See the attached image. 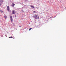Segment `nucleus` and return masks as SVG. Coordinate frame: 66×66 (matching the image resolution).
I'll return each mask as SVG.
<instances>
[{"label": "nucleus", "instance_id": "obj_1", "mask_svg": "<svg viewBox=\"0 0 66 66\" xmlns=\"http://www.w3.org/2000/svg\"><path fill=\"white\" fill-rule=\"evenodd\" d=\"M33 17L35 19H37L38 18L37 17V15L35 14L34 16H33Z\"/></svg>", "mask_w": 66, "mask_h": 66}, {"label": "nucleus", "instance_id": "obj_9", "mask_svg": "<svg viewBox=\"0 0 66 66\" xmlns=\"http://www.w3.org/2000/svg\"><path fill=\"white\" fill-rule=\"evenodd\" d=\"M4 18H5V19H6L7 18V16H4Z\"/></svg>", "mask_w": 66, "mask_h": 66}, {"label": "nucleus", "instance_id": "obj_6", "mask_svg": "<svg viewBox=\"0 0 66 66\" xmlns=\"http://www.w3.org/2000/svg\"><path fill=\"white\" fill-rule=\"evenodd\" d=\"M15 4H14V3H12V4L11 5V6H12V7H14V5H15Z\"/></svg>", "mask_w": 66, "mask_h": 66}, {"label": "nucleus", "instance_id": "obj_15", "mask_svg": "<svg viewBox=\"0 0 66 66\" xmlns=\"http://www.w3.org/2000/svg\"><path fill=\"white\" fill-rule=\"evenodd\" d=\"M1 4H0V6H1Z\"/></svg>", "mask_w": 66, "mask_h": 66}, {"label": "nucleus", "instance_id": "obj_16", "mask_svg": "<svg viewBox=\"0 0 66 66\" xmlns=\"http://www.w3.org/2000/svg\"><path fill=\"white\" fill-rule=\"evenodd\" d=\"M15 17H16V15H15Z\"/></svg>", "mask_w": 66, "mask_h": 66}, {"label": "nucleus", "instance_id": "obj_10", "mask_svg": "<svg viewBox=\"0 0 66 66\" xmlns=\"http://www.w3.org/2000/svg\"><path fill=\"white\" fill-rule=\"evenodd\" d=\"M9 38H13V37H12V36H11V37H9Z\"/></svg>", "mask_w": 66, "mask_h": 66}, {"label": "nucleus", "instance_id": "obj_5", "mask_svg": "<svg viewBox=\"0 0 66 66\" xmlns=\"http://www.w3.org/2000/svg\"><path fill=\"white\" fill-rule=\"evenodd\" d=\"M3 3V0H0V3L2 4Z\"/></svg>", "mask_w": 66, "mask_h": 66}, {"label": "nucleus", "instance_id": "obj_14", "mask_svg": "<svg viewBox=\"0 0 66 66\" xmlns=\"http://www.w3.org/2000/svg\"><path fill=\"white\" fill-rule=\"evenodd\" d=\"M39 17L38 16V19H39Z\"/></svg>", "mask_w": 66, "mask_h": 66}, {"label": "nucleus", "instance_id": "obj_11", "mask_svg": "<svg viewBox=\"0 0 66 66\" xmlns=\"http://www.w3.org/2000/svg\"><path fill=\"white\" fill-rule=\"evenodd\" d=\"M33 13H36L35 11H33Z\"/></svg>", "mask_w": 66, "mask_h": 66}, {"label": "nucleus", "instance_id": "obj_3", "mask_svg": "<svg viewBox=\"0 0 66 66\" xmlns=\"http://www.w3.org/2000/svg\"><path fill=\"white\" fill-rule=\"evenodd\" d=\"M10 19H11V22H13V18H12V16H10Z\"/></svg>", "mask_w": 66, "mask_h": 66}, {"label": "nucleus", "instance_id": "obj_2", "mask_svg": "<svg viewBox=\"0 0 66 66\" xmlns=\"http://www.w3.org/2000/svg\"><path fill=\"white\" fill-rule=\"evenodd\" d=\"M7 9L8 11L9 12L10 11V7H9V6H8L7 7Z\"/></svg>", "mask_w": 66, "mask_h": 66}, {"label": "nucleus", "instance_id": "obj_7", "mask_svg": "<svg viewBox=\"0 0 66 66\" xmlns=\"http://www.w3.org/2000/svg\"><path fill=\"white\" fill-rule=\"evenodd\" d=\"M30 7H32V8H33L34 9V6H30Z\"/></svg>", "mask_w": 66, "mask_h": 66}, {"label": "nucleus", "instance_id": "obj_17", "mask_svg": "<svg viewBox=\"0 0 66 66\" xmlns=\"http://www.w3.org/2000/svg\"><path fill=\"white\" fill-rule=\"evenodd\" d=\"M52 18V17H51L50 18Z\"/></svg>", "mask_w": 66, "mask_h": 66}, {"label": "nucleus", "instance_id": "obj_12", "mask_svg": "<svg viewBox=\"0 0 66 66\" xmlns=\"http://www.w3.org/2000/svg\"><path fill=\"white\" fill-rule=\"evenodd\" d=\"M32 28H30L29 29V31H30V30H31V29H32Z\"/></svg>", "mask_w": 66, "mask_h": 66}, {"label": "nucleus", "instance_id": "obj_4", "mask_svg": "<svg viewBox=\"0 0 66 66\" xmlns=\"http://www.w3.org/2000/svg\"><path fill=\"white\" fill-rule=\"evenodd\" d=\"M12 14H15V11L14 10H13L12 11Z\"/></svg>", "mask_w": 66, "mask_h": 66}, {"label": "nucleus", "instance_id": "obj_8", "mask_svg": "<svg viewBox=\"0 0 66 66\" xmlns=\"http://www.w3.org/2000/svg\"><path fill=\"white\" fill-rule=\"evenodd\" d=\"M0 12L1 13H3V11L2 10H1L0 9Z\"/></svg>", "mask_w": 66, "mask_h": 66}, {"label": "nucleus", "instance_id": "obj_13", "mask_svg": "<svg viewBox=\"0 0 66 66\" xmlns=\"http://www.w3.org/2000/svg\"><path fill=\"white\" fill-rule=\"evenodd\" d=\"M22 12H24V11H23V10H22Z\"/></svg>", "mask_w": 66, "mask_h": 66}]
</instances>
